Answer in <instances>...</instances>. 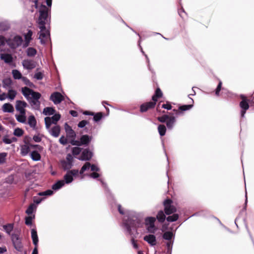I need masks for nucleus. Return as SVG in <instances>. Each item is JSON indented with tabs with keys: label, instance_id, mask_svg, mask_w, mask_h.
<instances>
[{
	"label": "nucleus",
	"instance_id": "nucleus-4",
	"mask_svg": "<svg viewBox=\"0 0 254 254\" xmlns=\"http://www.w3.org/2000/svg\"><path fill=\"white\" fill-rule=\"evenodd\" d=\"M164 212L166 215H170L177 212V208L173 205V201L171 199H166L163 202Z\"/></svg>",
	"mask_w": 254,
	"mask_h": 254
},
{
	"label": "nucleus",
	"instance_id": "nucleus-55",
	"mask_svg": "<svg viewBox=\"0 0 254 254\" xmlns=\"http://www.w3.org/2000/svg\"><path fill=\"white\" fill-rule=\"evenodd\" d=\"M59 142L61 144L63 145H66L68 142L67 139L66 137H65V136L64 135H62L60 137V138L59 139Z\"/></svg>",
	"mask_w": 254,
	"mask_h": 254
},
{
	"label": "nucleus",
	"instance_id": "nucleus-25",
	"mask_svg": "<svg viewBox=\"0 0 254 254\" xmlns=\"http://www.w3.org/2000/svg\"><path fill=\"white\" fill-rule=\"evenodd\" d=\"M190 100L191 104L182 105L179 107V110H180L181 113L183 112L190 110L193 107V100L191 98H190Z\"/></svg>",
	"mask_w": 254,
	"mask_h": 254
},
{
	"label": "nucleus",
	"instance_id": "nucleus-21",
	"mask_svg": "<svg viewBox=\"0 0 254 254\" xmlns=\"http://www.w3.org/2000/svg\"><path fill=\"white\" fill-rule=\"evenodd\" d=\"M2 110L5 113H13L14 112V108L10 103H5L2 107Z\"/></svg>",
	"mask_w": 254,
	"mask_h": 254
},
{
	"label": "nucleus",
	"instance_id": "nucleus-27",
	"mask_svg": "<svg viewBox=\"0 0 254 254\" xmlns=\"http://www.w3.org/2000/svg\"><path fill=\"white\" fill-rule=\"evenodd\" d=\"M12 81L10 78H5L2 80V86L4 88H11Z\"/></svg>",
	"mask_w": 254,
	"mask_h": 254
},
{
	"label": "nucleus",
	"instance_id": "nucleus-38",
	"mask_svg": "<svg viewBox=\"0 0 254 254\" xmlns=\"http://www.w3.org/2000/svg\"><path fill=\"white\" fill-rule=\"evenodd\" d=\"M37 53L36 50L32 47L28 48L27 50V55L28 57H34Z\"/></svg>",
	"mask_w": 254,
	"mask_h": 254
},
{
	"label": "nucleus",
	"instance_id": "nucleus-32",
	"mask_svg": "<svg viewBox=\"0 0 254 254\" xmlns=\"http://www.w3.org/2000/svg\"><path fill=\"white\" fill-rule=\"evenodd\" d=\"M33 91V90L27 87H24L22 88V94L26 97H27L30 95H31Z\"/></svg>",
	"mask_w": 254,
	"mask_h": 254
},
{
	"label": "nucleus",
	"instance_id": "nucleus-61",
	"mask_svg": "<svg viewBox=\"0 0 254 254\" xmlns=\"http://www.w3.org/2000/svg\"><path fill=\"white\" fill-rule=\"evenodd\" d=\"M68 172L71 175H72V177L77 176L79 173L78 170L75 169L69 170Z\"/></svg>",
	"mask_w": 254,
	"mask_h": 254
},
{
	"label": "nucleus",
	"instance_id": "nucleus-16",
	"mask_svg": "<svg viewBox=\"0 0 254 254\" xmlns=\"http://www.w3.org/2000/svg\"><path fill=\"white\" fill-rule=\"evenodd\" d=\"M91 139V136H89L88 135H82L80 138V146L82 145H88V144L90 142Z\"/></svg>",
	"mask_w": 254,
	"mask_h": 254
},
{
	"label": "nucleus",
	"instance_id": "nucleus-12",
	"mask_svg": "<svg viewBox=\"0 0 254 254\" xmlns=\"http://www.w3.org/2000/svg\"><path fill=\"white\" fill-rule=\"evenodd\" d=\"M27 106V104L23 101L18 100L16 102V110L20 112L21 114H26L25 108Z\"/></svg>",
	"mask_w": 254,
	"mask_h": 254
},
{
	"label": "nucleus",
	"instance_id": "nucleus-8",
	"mask_svg": "<svg viewBox=\"0 0 254 254\" xmlns=\"http://www.w3.org/2000/svg\"><path fill=\"white\" fill-rule=\"evenodd\" d=\"M11 240L14 248L17 251L21 252L22 251L23 246L19 236L16 234H12Z\"/></svg>",
	"mask_w": 254,
	"mask_h": 254
},
{
	"label": "nucleus",
	"instance_id": "nucleus-59",
	"mask_svg": "<svg viewBox=\"0 0 254 254\" xmlns=\"http://www.w3.org/2000/svg\"><path fill=\"white\" fill-rule=\"evenodd\" d=\"M162 108L169 110L172 109V106L169 102H167L166 104H164L162 105Z\"/></svg>",
	"mask_w": 254,
	"mask_h": 254
},
{
	"label": "nucleus",
	"instance_id": "nucleus-20",
	"mask_svg": "<svg viewBox=\"0 0 254 254\" xmlns=\"http://www.w3.org/2000/svg\"><path fill=\"white\" fill-rule=\"evenodd\" d=\"M31 238L34 245L36 246V247H38V243L39 240L37 231L35 229H32L31 230Z\"/></svg>",
	"mask_w": 254,
	"mask_h": 254
},
{
	"label": "nucleus",
	"instance_id": "nucleus-44",
	"mask_svg": "<svg viewBox=\"0 0 254 254\" xmlns=\"http://www.w3.org/2000/svg\"><path fill=\"white\" fill-rule=\"evenodd\" d=\"M60 118L61 115L59 114H54L53 117H51V120H52L53 124L56 125Z\"/></svg>",
	"mask_w": 254,
	"mask_h": 254
},
{
	"label": "nucleus",
	"instance_id": "nucleus-46",
	"mask_svg": "<svg viewBox=\"0 0 254 254\" xmlns=\"http://www.w3.org/2000/svg\"><path fill=\"white\" fill-rule=\"evenodd\" d=\"M23 133L24 131L20 128H15L13 132L14 135L18 137L22 136Z\"/></svg>",
	"mask_w": 254,
	"mask_h": 254
},
{
	"label": "nucleus",
	"instance_id": "nucleus-54",
	"mask_svg": "<svg viewBox=\"0 0 254 254\" xmlns=\"http://www.w3.org/2000/svg\"><path fill=\"white\" fill-rule=\"evenodd\" d=\"M7 153L5 152L0 153V164H3L5 162V158Z\"/></svg>",
	"mask_w": 254,
	"mask_h": 254
},
{
	"label": "nucleus",
	"instance_id": "nucleus-15",
	"mask_svg": "<svg viewBox=\"0 0 254 254\" xmlns=\"http://www.w3.org/2000/svg\"><path fill=\"white\" fill-rule=\"evenodd\" d=\"M92 157V153L88 149H85L81 153L79 158L81 160H90Z\"/></svg>",
	"mask_w": 254,
	"mask_h": 254
},
{
	"label": "nucleus",
	"instance_id": "nucleus-39",
	"mask_svg": "<svg viewBox=\"0 0 254 254\" xmlns=\"http://www.w3.org/2000/svg\"><path fill=\"white\" fill-rule=\"evenodd\" d=\"M16 95V91L13 89H10L7 93V97L11 100H13Z\"/></svg>",
	"mask_w": 254,
	"mask_h": 254
},
{
	"label": "nucleus",
	"instance_id": "nucleus-34",
	"mask_svg": "<svg viewBox=\"0 0 254 254\" xmlns=\"http://www.w3.org/2000/svg\"><path fill=\"white\" fill-rule=\"evenodd\" d=\"M31 157L34 161H39L41 159V155L37 151H33L31 153Z\"/></svg>",
	"mask_w": 254,
	"mask_h": 254
},
{
	"label": "nucleus",
	"instance_id": "nucleus-24",
	"mask_svg": "<svg viewBox=\"0 0 254 254\" xmlns=\"http://www.w3.org/2000/svg\"><path fill=\"white\" fill-rule=\"evenodd\" d=\"M33 34V32L31 30H28V32L24 35L25 42L24 46L25 47H27L29 43L32 39V36Z\"/></svg>",
	"mask_w": 254,
	"mask_h": 254
},
{
	"label": "nucleus",
	"instance_id": "nucleus-6",
	"mask_svg": "<svg viewBox=\"0 0 254 254\" xmlns=\"http://www.w3.org/2000/svg\"><path fill=\"white\" fill-rule=\"evenodd\" d=\"M240 97L242 99V101L240 103V107L242 109L241 114V117H244L247 110H248L250 107V105L248 103V99L246 96L244 95H241Z\"/></svg>",
	"mask_w": 254,
	"mask_h": 254
},
{
	"label": "nucleus",
	"instance_id": "nucleus-50",
	"mask_svg": "<svg viewBox=\"0 0 254 254\" xmlns=\"http://www.w3.org/2000/svg\"><path fill=\"white\" fill-rule=\"evenodd\" d=\"M53 193V191L50 190H47L45 191L40 192L38 193V195L40 196L44 195H51Z\"/></svg>",
	"mask_w": 254,
	"mask_h": 254
},
{
	"label": "nucleus",
	"instance_id": "nucleus-18",
	"mask_svg": "<svg viewBox=\"0 0 254 254\" xmlns=\"http://www.w3.org/2000/svg\"><path fill=\"white\" fill-rule=\"evenodd\" d=\"M49 132L53 136L57 137L60 134L61 127L59 125L55 126L49 130Z\"/></svg>",
	"mask_w": 254,
	"mask_h": 254
},
{
	"label": "nucleus",
	"instance_id": "nucleus-58",
	"mask_svg": "<svg viewBox=\"0 0 254 254\" xmlns=\"http://www.w3.org/2000/svg\"><path fill=\"white\" fill-rule=\"evenodd\" d=\"M34 77L37 80H41L43 78V74L41 72H38L34 74Z\"/></svg>",
	"mask_w": 254,
	"mask_h": 254
},
{
	"label": "nucleus",
	"instance_id": "nucleus-7",
	"mask_svg": "<svg viewBox=\"0 0 254 254\" xmlns=\"http://www.w3.org/2000/svg\"><path fill=\"white\" fill-rule=\"evenodd\" d=\"M156 221L155 217H147L145 220V225L147 226V229L150 233H154L156 230L154 223Z\"/></svg>",
	"mask_w": 254,
	"mask_h": 254
},
{
	"label": "nucleus",
	"instance_id": "nucleus-42",
	"mask_svg": "<svg viewBox=\"0 0 254 254\" xmlns=\"http://www.w3.org/2000/svg\"><path fill=\"white\" fill-rule=\"evenodd\" d=\"M91 164L90 163L87 162L82 167L81 170L79 172L80 174H82L86 170L89 169L90 168Z\"/></svg>",
	"mask_w": 254,
	"mask_h": 254
},
{
	"label": "nucleus",
	"instance_id": "nucleus-53",
	"mask_svg": "<svg viewBox=\"0 0 254 254\" xmlns=\"http://www.w3.org/2000/svg\"><path fill=\"white\" fill-rule=\"evenodd\" d=\"M178 13L182 18H185L187 16V13L183 7L178 10Z\"/></svg>",
	"mask_w": 254,
	"mask_h": 254
},
{
	"label": "nucleus",
	"instance_id": "nucleus-29",
	"mask_svg": "<svg viewBox=\"0 0 254 254\" xmlns=\"http://www.w3.org/2000/svg\"><path fill=\"white\" fill-rule=\"evenodd\" d=\"M56 111L52 107H46L43 110V114L46 116H50L54 115Z\"/></svg>",
	"mask_w": 254,
	"mask_h": 254
},
{
	"label": "nucleus",
	"instance_id": "nucleus-33",
	"mask_svg": "<svg viewBox=\"0 0 254 254\" xmlns=\"http://www.w3.org/2000/svg\"><path fill=\"white\" fill-rule=\"evenodd\" d=\"M12 74L15 79H20L23 78L21 72L17 69H13L12 70Z\"/></svg>",
	"mask_w": 254,
	"mask_h": 254
},
{
	"label": "nucleus",
	"instance_id": "nucleus-2",
	"mask_svg": "<svg viewBox=\"0 0 254 254\" xmlns=\"http://www.w3.org/2000/svg\"><path fill=\"white\" fill-rule=\"evenodd\" d=\"M52 0H46L48 6L41 4L39 7V16L37 21L39 29H44L46 24L51 22V7Z\"/></svg>",
	"mask_w": 254,
	"mask_h": 254
},
{
	"label": "nucleus",
	"instance_id": "nucleus-47",
	"mask_svg": "<svg viewBox=\"0 0 254 254\" xmlns=\"http://www.w3.org/2000/svg\"><path fill=\"white\" fill-rule=\"evenodd\" d=\"M25 114H21L16 116V120L20 123H24L26 121Z\"/></svg>",
	"mask_w": 254,
	"mask_h": 254
},
{
	"label": "nucleus",
	"instance_id": "nucleus-14",
	"mask_svg": "<svg viewBox=\"0 0 254 254\" xmlns=\"http://www.w3.org/2000/svg\"><path fill=\"white\" fill-rule=\"evenodd\" d=\"M24 68L27 69H32L36 67L35 63L31 60H24L22 62Z\"/></svg>",
	"mask_w": 254,
	"mask_h": 254
},
{
	"label": "nucleus",
	"instance_id": "nucleus-17",
	"mask_svg": "<svg viewBox=\"0 0 254 254\" xmlns=\"http://www.w3.org/2000/svg\"><path fill=\"white\" fill-rule=\"evenodd\" d=\"M144 240L148 242L151 246H155L156 244V237L153 235H148L145 236L144 238Z\"/></svg>",
	"mask_w": 254,
	"mask_h": 254
},
{
	"label": "nucleus",
	"instance_id": "nucleus-13",
	"mask_svg": "<svg viewBox=\"0 0 254 254\" xmlns=\"http://www.w3.org/2000/svg\"><path fill=\"white\" fill-rule=\"evenodd\" d=\"M64 129L66 133L67 138H68L69 139H75L76 137L75 132L66 123L64 124Z\"/></svg>",
	"mask_w": 254,
	"mask_h": 254
},
{
	"label": "nucleus",
	"instance_id": "nucleus-51",
	"mask_svg": "<svg viewBox=\"0 0 254 254\" xmlns=\"http://www.w3.org/2000/svg\"><path fill=\"white\" fill-rule=\"evenodd\" d=\"M81 151V148L78 147H74L72 149V153L74 155H77Z\"/></svg>",
	"mask_w": 254,
	"mask_h": 254
},
{
	"label": "nucleus",
	"instance_id": "nucleus-63",
	"mask_svg": "<svg viewBox=\"0 0 254 254\" xmlns=\"http://www.w3.org/2000/svg\"><path fill=\"white\" fill-rule=\"evenodd\" d=\"M69 142L72 145L80 146L79 141L75 140V139H71Z\"/></svg>",
	"mask_w": 254,
	"mask_h": 254
},
{
	"label": "nucleus",
	"instance_id": "nucleus-28",
	"mask_svg": "<svg viewBox=\"0 0 254 254\" xmlns=\"http://www.w3.org/2000/svg\"><path fill=\"white\" fill-rule=\"evenodd\" d=\"M164 213L163 211L160 210L157 214L156 218L160 223H163L166 219V216Z\"/></svg>",
	"mask_w": 254,
	"mask_h": 254
},
{
	"label": "nucleus",
	"instance_id": "nucleus-62",
	"mask_svg": "<svg viewBox=\"0 0 254 254\" xmlns=\"http://www.w3.org/2000/svg\"><path fill=\"white\" fill-rule=\"evenodd\" d=\"M32 217L31 216L26 217L25 218V224L27 225H31L32 224Z\"/></svg>",
	"mask_w": 254,
	"mask_h": 254
},
{
	"label": "nucleus",
	"instance_id": "nucleus-10",
	"mask_svg": "<svg viewBox=\"0 0 254 254\" xmlns=\"http://www.w3.org/2000/svg\"><path fill=\"white\" fill-rule=\"evenodd\" d=\"M50 100L52 101L55 104H58L64 100V97L59 92L53 93L50 97Z\"/></svg>",
	"mask_w": 254,
	"mask_h": 254
},
{
	"label": "nucleus",
	"instance_id": "nucleus-30",
	"mask_svg": "<svg viewBox=\"0 0 254 254\" xmlns=\"http://www.w3.org/2000/svg\"><path fill=\"white\" fill-rule=\"evenodd\" d=\"M31 107L35 110H39L41 103L39 100H31L30 102Z\"/></svg>",
	"mask_w": 254,
	"mask_h": 254
},
{
	"label": "nucleus",
	"instance_id": "nucleus-48",
	"mask_svg": "<svg viewBox=\"0 0 254 254\" xmlns=\"http://www.w3.org/2000/svg\"><path fill=\"white\" fill-rule=\"evenodd\" d=\"M32 99L31 100H39L40 97H41V95L40 93L37 92H35L33 91L32 94Z\"/></svg>",
	"mask_w": 254,
	"mask_h": 254
},
{
	"label": "nucleus",
	"instance_id": "nucleus-26",
	"mask_svg": "<svg viewBox=\"0 0 254 254\" xmlns=\"http://www.w3.org/2000/svg\"><path fill=\"white\" fill-rule=\"evenodd\" d=\"M30 146L27 144H24L21 146L20 151L22 156H25L28 154L30 151Z\"/></svg>",
	"mask_w": 254,
	"mask_h": 254
},
{
	"label": "nucleus",
	"instance_id": "nucleus-57",
	"mask_svg": "<svg viewBox=\"0 0 254 254\" xmlns=\"http://www.w3.org/2000/svg\"><path fill=\"white\" fill-rule=\"evenodd\" d=\"M222 83L221 81H219L216 89H215V94L217 96H219V92L221 90Z\"/></svg>",
	"mask_w": 254,
	"mask_h": 254
},
{
	"label": "nucleus",
	"instance_id": "nucleus-64",
	"mask_svg": "<svg viewBox=\"0 0 254 254\" xmlns=\"http://www.w3.org/2000/svg\"><path fill=\"white\" fill-rule=\"evenodd\" d=\"M248 103L251 106H254V95H252V97L248 99Z\"/></svg>",
	"mask_w": 254,
	"mask_h": 254
},
{
	"label": "nucleus",
	"instance_id": "nucleus-56",
	"mask_svg": "<svg viewBox=\"0 0 254 254\" xmlns=\"http://www.w3.org/2000/svg\"><path fill=\"white\" fill-rule=\"evenodd\" d=\"M89 124V122L86 120H82L78 124V127L80 128H83L85 126Z\"/></svg>",
	"mask_w": 254,
	"mask_h": 254
},
{
	"label": "nucleus",
	"instance_id": "nucleus-31",
	"mask_svg": "<svg viewBox=\"0 0 254 254\" xmlns=\"http://www.w3.org/2000/svg\"><path fill=\"white\" fill-rule=\"evenodd\" d=\"M64 185V182L63 180L58 181L52 186V189L57 190L61 188Z\"/></svg>",
	"mask_w": 254,
	"mask_h": 254
},
{
	"label": "nucleus",
	"instance_id": "nucleus-35",
	"mask_svg": "<svg viewBox=\"0 0 254 254\" xmlns=\"http://www.w3.org/2000/svg\"><path fill=\"white\" fill-rule=\"evenodd\" d=\"M158 130L161 136H164L166 132V127L164 125H159L158 127Z\"/></svg>",
	"mask_w": 254,
	"mask_h": 254
},
{
	"label": "nucleus",
	"instance_id": "nucleus-22",
	"mask_svg": "<svg viewBox=\"0 0 254 254\" xmlns=\"http://www.w3.org/2000/svg\"><path fill=\"white\" fill-rule=\"evenodd\" d=\"M163 96V93L161 90L160 88L158 87L155 92V94L152 97V100L156 103L158 100V98L162 97Z\"/></svg>",
	"mask_w": 254,
	"mask_h": 254
},
{
	"label": "nucleus",
	"instance_id": "nucleus-52",
	"mask_svg": "<svg viewBox=\"0 0 254 254\" xmlns=\"http://www.w3.org/2000/svg\"><path fill=\"white\" fill-rule=\"evenodd\" d=\"M34 206H34V204H31L28 206V208L26 209V213L28 215L31 214L33 212Z\"/></svg>",
	"mask_w": 254,
	"mask_h": 254
},
{
	"label": "nucleus",
	"instance_id": "nucleus-1",
	"mask_svg": "<svg viewBox=\"0 0 254 254\" xmlns=\"http://www.w3.org/2000/svg\"><path fill=\"white\" fill-rule=\"evenodd\" d=\"M143 223L142 220L138 217L133 216L127 220H124V225L127 229L128 234L131 236V242L134 249H138V245L135 241L136 235H138L137 229L142 227Z\"/></svg>",
	"mask_w": 254,
	"mask_h": 254
},
{
	"label": "nucleus",
	"instance_id": "nucleus-3",
	"mask_svg": "<svg viewBox=\"0 0 254 254\" xmlns=\"http://www.w3.org/2000/svg\"><path fill=\"white\" fill-rule=\"evenodd\" d=\"M157 120L161 123H164L166 122V126L169 129H172L176 122V118L174 116L168 115H164L161 117H158Z\"/></svg>",
	"mask_w": 254,
	"mask_h": 254
},
{
	"label": "nucleus",
	"instance_id": "nucleus-9",
	"mask_svg": "<svg viewBox=\"0 0 254 254\" xmlns=\"http://www.w3.org/2000/svg\"><path fill=\"white\" fill-rule=\"evenodd\" d=\"M40 29V33L39 35V39H40L42 44H45L48 40L50 37V31L47 29L45 26L44 29Z\"/></svg>",
	"mask_w": 254,
	"mask_h": 254
},
{
	"label": "nucleus",
	"instance_id": "nucleus-40",
	"mask_svg": "<svg viewBox=\"0 0 254 254\" xmlns=\"http://www.w3.org/2000/svg\"><path fill=\"white\" fill-rule=\"evenodd\" d=\"M173 236V232L167 231L165 232L163 235V238L166 240H171Z\"/></svg>",
	"mask_w": 254,
	"mask_h": 254
},
{
	"label": "nucleus",
	"instance_id": "nucleus-49",
	"mask_svg": "<svg viewBox=\"0 0 254 254\" xmlns=\"http://www.w3.org/2000/svg\"><path fill=\"white\" fill-rule=\"evenodd\" d=\"M3 228L8 234H10L13 230V226L11 224H8L6 225H4Z\"/></svg>",
	"mask_w": 254,
	"mask_h": 254
},
{
	"label": "nucleus",
	"instance_id": "nucleus-43",
	"mask_svg": "<svg viewBox=\"0 0 254 254\" xmlns=\"http://www.w3.org/2000/svg\"><path fill=\"white\" fill-rule=\"evenodd\" d=\"M93 116L94 121L96 122H97L101 120L103 118V114L102 112H98L96 114H94Z\"/></svg>",
	"mask_w": 254,
	"mask_h": 254
},
{
	"label": "nucleus",
	"instance_id": "nucleus-11",
	"mask_svg": "<svg viewBox=\"0 0 254 254\" xmlns=\"http://www.w3.org/2000/svg\"><path fill=\"white\" fill-rule=\"evenodd\" d=\"M156 103L152 101L144 103L140 105V111L141 113L146 112L148 110L153 109Z\"/></svg>",
	"mask_w": 254,
	"mask_h": 254
},
{
	"label": "nucleus",
	"instance_id": "nucleus-19",
	"mask_svg": "<svg viewBox=\"0 0 254 254\" xmlns=\"http://www.w3.org/2000/svg\"><path fill=\"white\" fill-rule=\"evenodd\" d=\"M1 60L4 61L5 63L10 64L13 61V58L9 54H1L0 55Z\"/></svg>",
	"mask_w": 254,
	"mask_h": 254
},
{
	"label": "nucleus",
	"instance_id": "nucleus-5",
	"mask_svg": "<svg viewBox=\"0 0 254 254\" xmlns=\"http://www.w3.org/2000/svg\"><path fill=\"white\" fill-rule=\"evenodd\" d=\"M6 42L11 48L15 49L21 45L23 39L21 36L16 35L12 39H9Z\"/></svg>",
	"mask_w": 254,
	"mask_h": 254
},
{
	"label": "nucleus",
	"instance_id": "nucleus-45",
	"mask_svg": "<svg viewBox=\"0 0 254 254\" xmlns=\"http://www.w3.org/2000/svg\"><path fill=\"white\" fill-rule=\"evenodd\" d=\"M45 126L47 129H49L51 125L53 124L51 117H47L45 118Z\"/></svg>",
	"mask_w": 254,
	"mask_h": 254
},
{
	"label": "nucleus",
	"instance_id": "nucleus-36",
	"mask_svg": "<svg viewBox=\"0 0 254 254\" xmlns=\"http://www.w3.org/2000/svg\"><path fill=\"white\" fill-rule=\"evenodd\" d=\"M62 165L64 170H68L71 168L72 164L70 162H67L66 161L64 160L62 161Z\"/></svg>",
	"mask_w": 254,
	"mask_h": 254
},
{
	"label": "nucleus",
	"instance_id": "nucleus-23",
	"mask_svg": "<svg viewBox=\"0 0 254 254\" xmlns=\"http://www.w3.org/2000/svg\"><path fill=\"white\" fill-rule=\"evenodd\" d=\"M28 124L33 129L36 128L37 121L33 115L30 116L28 119Z\"/></svg>",
	"mask_w": 254,
	"mask_h": 254
},
{
	"label": "nucleus",
	"instance_id": "nucleus-60",
	"mask_svg": "<svg viewBox=\"0 0 254 254\" xmlns=\"http://www.w3.org/2000/svg\"><path fill=\"white\" fill-rule=\"evenodd\" d=\"M31 138L28 136H25L24 139H23V142H24L25 144H27V145H29V146H30V144H31L30 143V141H31Z\"/></svg>",
	"mask_w": 254,
	"mask_h": 254
},
{
	"label": "nucleus",
	"instance_id": "nucleus-37",
	"mask_svg": "<svg viewBox=\"0 0 254 254\" xmlns=\"http://www.w3.org/2000/svg\"><path fill=\"white\" fill-rule=\"evenodd\" d=\"M173 214L171 216H169L166 218V220L168 222H175L179 219V215L176 213H173Z\"/></svg>",
	"mask_w": 254,
	"mask_h": 254
},
{
	"label": "nucleus",
	"instance_id": "nucleus-41",
	"mask_svg": "<svg viewBox=\"0 0 254 254\" xmlns=\"http://www.w3.org/2000/svg\"><path fill=\"white\" fill-rule=\"evenodd\" d=\"M64 179L66 184H69L72 182L73 177L67 171L66 174L64 176Z\"/></svg>",
	"mask_w": 254,
	"mask_h": 254
}]
</instances>
